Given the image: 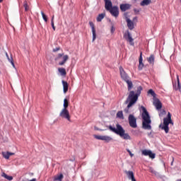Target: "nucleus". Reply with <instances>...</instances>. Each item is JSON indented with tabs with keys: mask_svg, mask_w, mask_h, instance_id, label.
I'll use <instances>...</instances> for the list:
<instances>
[{
	"mask_svg": "<svg viewBox=\"0 0 181 181\" xmlns=\"http://www.w3.org/2000/svg\"><path fill=\"white\" fill-rule=\"evenodd\" d=\"M2 156L3 158H4V159H9L10 156H9V153L7 152H2Z\"/></svg>",
	"mask_w": 181,
	"mask_h": 181,
	"instance_id": "nucleus-32",
	"label": "nucleus"
},
{
	"mask_svg": "<svg viewBox=\"0 0 181 181\" xmlns=\"http://www.w3.org/2000/svg\"><path fill=\"white\" fill-rule=\"evenodd\" d=\"M148 94L151 95V97H153V98H156V93H155V91H153V90H152V89L148 90Z\"/></svg>",
	"mask_w": 181,
	"mask_h": 181,
	"instance_id": "nucleus-30",
	"label": "nucleus"
},
{
	"mask_svg": "<svg viewBox=\"0 0 181 181\" xmlns=\"http://www.w3.org/2000/svg\"><path fill=\"white\" fill-rule=\"evenodd\" d=\"M127 151L128 152L129 155L131 156V158L134 157V153H132V152H131L130 149H127Z\"/></svg>",
	"mask_w": 181,
	"mask_h": 181,
	"instance_id": "nucleus-36",
	"label": "nucleus"
},
{
	"mask_svg": "<svg viewBox=\"0 0 181 181\" xmlns=\"http://www.w3.org/2000/svg\"><path fill=\"white\" fill-rule=\"evenodd\" d=\"M63 174H60L54 177V181H62L63 180Z\"/></svg>",
	"mask_w": 181,
	"mask_h": 181,
	"instance_id": "nucleus-27",
	"label": "nucleus"
},
{
	"mask_svg": "<svg viewBox=\"0 0 181 181\" xmlns=\"http://www.w3.org/2000/svg\"><path fill=\"white\" fill-rule=\"evenodd\" d=\"M62 86H63V90L64 93H66L67 91H69V83L67 82L62 81Z\"/></svg>",
	"mask_w": 181,
	"mask_h": 181,
	"instance_id": "nucleus-20",
	"label": "nucleus"
},
{
	"mask_svg": "<svg viewBox=\"0 0 181 181\" xmlns=\"http://www.w3.org/2000/svg\"><path fill=\"white\" fill-rule=\"evenodd\" d=\"M124 39L129 42V44L131 45V46H134V38H132V35H131V33H129V31H127L124 34Z\"/></svg>",
	"mask_w": 181,
	"mask_h": 181,
	"instance_id": "nucleus-10",
	"label": "nucleus"
},
{
	"mask_svg": "<svg viewBox=\"0 0 181 181\" xmlns=\"http://www.w3.org/2000/svg\"><path fill=\"white\" fill-rule=\"evenodd\" d=\"M153 105L156 107V110H160L162 108V103L159 99H154Z\"/></svg>",
	"mask_w": 181,
	"mask_h": 181,
	"instance_id": "nucleus-14",
	"label": "nucleus"
},
{
	"mask_svg": "<svg viewBox=\"0 0 181 181\" xmlns=\"http://www.w3.org/2000/svg\"><path fill=\"white\" fill-rule=\"evenodd\" d=\"M151 2H152L151 0H143L140 5L141 6H148V5L151 4Z\"/></svg>",
	"mask_w": 181,
	"mask_h": 181,
	"instance_id": "nucleus-22",
	"label": "nucleus"
},
{
	"mask_svg": "<svg viewBox=\"0 0 181 181\" xmlns=\"http://www.w3.org/2000/svg\"><path fill=\"white\" fill-rule=\"evenodd\" d=\"M8 62L11 63V66L15 69V63L13 62V58L12 57L7 58Z\"/></svg>",
	"mask_w": 181,
	"mask_h": 181,
	"instance_id": "nucleus-33",
	"label": "nucleus"
},
{
	"mask_svg": "<svg viewBox=\"0 0 181 181\" xmlns=\"http://www.w3.org/2000/svg\"><path fill=\"white\" fill-rule=\"evenodd\" d=\"M142 90V86H139L136 91V93L134 90L129 92V95L125 101V104L129 103L127 107L124 110L125 114H129V108L132 107V105H134V104H136V102L138 101V97L141 95Z\"/></svg>",
	"mask_w": 181,
	"mask_h": 181,
	"instance_id": "nucleus-1",
	"label": "nucleus"
},
{
	"mask_svg": "<svg viewBox=\"0 0 181 181\" xmlns=\"http://www.w3.org/2000/svg\"><path fill=\"white\" fill-rule=\"evenodd\" d=\"M128 119L129 126L132 128H136L138 127V125L136 124V119L135 118V116H134V115H129Z\"/></svg>",
	"mask_w": 181,
	"mask_h": 181,
	"instance_id": "nucleus-6",
	"label": "nucleus"
},
{
	"mask_svg": "<svg viewBox=\"0 0 181 181\" xmlns=\"http://www.w3.org/2000/svg\"><path fill=\"white\" fill-rule=\"evenodd\" d=\"M124 81L127 84V90H128V91H130V92L132 91V90H132V87H134V84L132 83V81L129 78V79H127V80H126Z\"/></svg>",
	"mask_w": 181,
	"mask_h": 181,
	"instance_id": "nucleus-17",
	"label": "nucleus"
},
{
	"mask_svg": "<svg viewBox=\"0 0 181 181\" xmlns=\"http://www.w3.org/2000/svg\"><path fill=\"white\" fill-rule=\"evenodd\" d=\"M23 6L25 8V11H29V6L28 5V1H24Z\"/></svg>",
	"mask_w": 181,
	"mask_h": 181,
	"instance_id": "nucleus-35",
	"label": "nucleus"
},
{
	"mask_svg": "<svg viewBox=\"0 0 181 181\" xmlns=\"http://www.w3.org/2000/svg\"><path fill=\"white\" fill-rule=\"evenodd\" d=\"M2 177H4V179H6L7 180H13V177L6 175L5 173H2L1 174Z\"/></svg>",
	"mask_w": 181,
	"mask_h": 181,
	"instance_id": "nucleus-24",
	"label": "nucleus"
},
{
	"mask_svg": "<svg viewBox=\"0 0 181 181\" xmlns=\"http://www.w3.org/2000/svg\"><path fill=\"white\" fill-rule=\"evenodd\" d=\"M99 131H104V129H99Z\"/></svg>",
	"mask_w": 181,
	"mask_h": 181,
	"instance_id": "nucleus-47",
	"label": "nucleus"
},
{
	"mask_svg": "<svg viewBox=\"0 0 181 181\" xmlns=\"http://www.w3.org/2000/svg\"><path fill=\"white\" fill-rule=\"evenodd\" d=\"M108 129L111 131V132H114L117 135H119L121 138L125 140H131V136L128 133H125V130L119 124H116V128L112 127V125L108 126Z\"/></svg>",
	"mask_w": 181,
	"mask_h": 181,
	"instance_id": "nucleus-3",
	"label": "nucleus"
},
{
	"mask_svg": "<svg viewBox=\"0 0 181 181\" xmlns=\"http://www.w3.org/2000/svg\"><path fill=\"white\" fill-rule=\"evenodd\" d=\"M95 131H99L100 130V129H98V127H95Z\"/></svg>",
	"mask_w": 181,
	"mask_h": 181,
	"instance_id": "nucleus-45",
	"label": "nucleus"
},
{
	"mask_svg": "<svg viewBox=\"0 0 181 181\" xmlns=\"http://www.w3.org/2000/svg\"><path fill=\"white\" fill-rule=\"evenodd\" d=\"M148 136H149V138H152L153 136L152 135V132L148 133Z\"/></svg>",
	"mask_w": 181,
	"mask_h": 181,
	"instance_id": "nucleus-41",
	"label": "nucleus"
},
{
	"mask_svg": "<svg viewBox=\"0 0 181 181\" xmlns=\"http://www.w3.org/2000/svg\"><path fill=\"white\" fill-rule=\"evenodd\" d=\"M119 71L121 78H122V80H124V81H126L127 80L129 79V76H128V74H127V72H125L122 66L119 67Z\"/></svg>",
	"mask_w": 181,
	"mask_h": 181,
	"instance_id": "nucleus-12",
	"label": "nucleus"
},
{
	"mask_svg": "<svg viewBox=\"0 0 181 181\" xmlns=\"http://www.w3.org/2000/svg\"><path fill=\"white\" fill-rule=\"evenodd\" d=\"M94 138L95 139H98L99 141H105V142H111L112 141V137L110 136H98V135H95Z\"/></svg>",
	"mask_w": 181,
	"mask_h": 181,
	"instance_id": "nucleus-9",
	"label": "nucleus"
},
{
	"mask_svg": "<svg viewBox=\"0 0 181 181\" xmlns=\"http://www.w3.org/2000/svg\"><path fill=\"white\" fill-rule=\"evenodd\" d=\"M126 22L127 23V27L130 30H132L134 28V22L131 21L128 17H126Z\"/></svg>",
	"mask_w": 181,
	"mask_h": 181,
	"instance_id": "nucleus-15",
	"label": "nucleus"
},
{
	"mask_svg": "<svg viewBox=\"0 0 181 181\" xmlns=\"http://www.w3.org/2000/svg\"><path fill=\"white\" fill-rule=\"evenodd\" d=\"M126 175H127L128 179L134 181L135 180V176L134 175V172L132 171H125Z\"/></svg>",
	"mask_w": 181,
	"mask_h": 181,
	"instance_id": "nucleus-18",
	"label": "nucleus"
},
{
	"mask_svg": "<svg viewBox=\"0 0 181 181\" xmlns=\"http://www.w3.org/2000/svg\"><path fill=\"white\" fill-rule=\"evenodd\" d=\"M169 124H172V125H173V122L172 121V115H170V112H168L167 117L163 119V125L169 126Z\"/></svg>",
	"mask_w": 181,
	"mask_h": 181,
	"instance_id": "nucleus-11",
	"label": "nucleus"
},
{
	"mask_svg": "<svg viewBox=\"0 0 181 181\" xmlns=\"http://www.w3.org/2000/svg\"><path fill=\"white\" fill-rule=\"evenodd\" d=\"M103 18H105V13H100L98 16L96 21L97 22H101L103 21Z\"/></svg>",
	"mask_w": 181,
	"mask_h": 181,
	"instance_id": "nucleus-26",
	"label": "nucleus"
},
{
	"mask_svg": "<svg viewBox=\"0 0 181 181\" xmlns=\"http://www.w3.org/2000/svg\"><path fill=\"white\" fill-rule=\"evenodd\" d=\"M51 22H54V16L52 17Z\"/></svg>",
	"mask_w": 181,
	"mask_h": 181,
	"instance_id": "nucleus-43",
	"label": "nucleus"
},
{
	"mask_svg": "<svg viewBox=\"0 0 181 181\" xmlns=\"http://www.w3.org/2000/svg\"><path fill=\"white\" fill-rule=\"evenodd\" d=\"M159 127L160 128H161V129L165 131V134H168L169 132V126L165 124H160Z\"/></svg>",
	"mask_w": 181,
	"mask_h": 181,
	"instance_id": "nucleus-23",
	"label": "nucleus"
},
{
	"mask_svg": "<svg viewBox=\"0 0 181 181\" xmlns=\"http://www.w3.org/2000/svg\"><path fill=\"white\" fill-rule=\"evenodd\" d=\"M140 111H142L141 118L143 119L142 122V128L143 129H152V120H151V116L149 115V112L146 110V108L144 106H141Z\"/></svg>",
	"mask_w": 181,
	"mask_h": 181,
	"instance_id": "nucleus-2",
	"label": "nucleus"
},
{
	"mask_svg": "<svg viewBox=\"0 0 181 181\" xmlns=\"http://www.w3.org/2000/svg\"><path fill=\"white\" fill-rule=\"evenodd\" d=\"M41 15L45 22H47V16H46V14H45L43 11H41Z\"/></svg>",
	"mask_w": 181,
	"mask_h": 181,
	"instance_id": "nucleus-34",
	"label": "nucleus"
},
{
	"mask_svg": "<svg viewBox=\"0 0 181 181\" xmlns=\"http://www.w3.org/2000/svg\"><path fill=\"white\" fill-rule=\"evenodd\" d=\"M136 19H138L136 17H134V18H133V21H136Z\"/></svg>",
	"mask_w": 181,
	"mask_h": 181,
	"instance_id": "nucleus-46",
	"label": "nucleus"
},
{
	"mask_svg": "<svg viewBox=\"0 0 181 181\" xmlns=\"http://www.w3.org/2000/svg\"><path fill=\"white\" fill-rule=\"evenodd\" d=\"M133 181H136V180H133Z\"/></svg>",
	"mask_w": 181,
	"mask_h": 181,
	"instance_id": "nucleus-52",
	"label": "nucleus"
},
{
	"mask_svg": "<svg viewBox=\"0 0 181 181\" xmlns=\"http://www.w3.org/2000/svg\"><path fill=\"white\" fill-rule=\"evenodd\" d=\"M141 154L144 156H148L150 159H155L156 154L155 153H153L151 150H146L144 149L141 151Z\"/></svg>",
	"mask_w": 181,
	"mask_h": 181,
	"instance_id": "nucleus-8",
	"label": "nucleus"
},
{
	"mask_svg": "<svg viewBox=\"0 0 181 181\" xmlns=\"http://www.w3.org/2000/svg\"><path fill=\"white\" fill-rule=\"evenodd\" d=\"M134 12H136V9H134Z\"/></svg>",
	"mask_w": 181,
	"mask_h": 181,
	"instance_id": "nucleus-49",
	"label": "nucleus"
},
{
	"mask_svg": "<svg viewBox=\"0 0 181 181\" xmlns=\"http://www.w3.org/2000/svg\"><path fill=\"white\" fill-rule=\"evenodd\" d=\"M59 117L61 118H64L65 119H67V121H70V113L69 112V110L66 108H63L59 113Z\"/></svg>",
	"mask_w": 181,
	"mask_h": 181,
	"instance_id": "nucleus-7",
	"label": "nucleus"
},
{
	"mask_svg": "<svg viewBox=\"0 0 181 181\" xmlns=\"http://www.w3.org/2000/svg\"><path fill=\"white\" fill-rule=\"evenodd\" d=\"M58 71H59V73H60L61 76H64L66 74V69H64V68H59Z\"/></svg>",
	"mask_w": 181,
	"mask_h": 181,
	"instance_id": "nucleus-28",
	"label": "nucleus"
},
{
	"mask_svg": "<svg viewBox=\"0 0 181 181\" xmlns=\"http://www.w3.org/2000/svg\"><path fill=\"white\" fill-rule=\"evenodd\" d=\"M89 25L92 29V35H93V40L92 42H94L95 39H97V34L95 33V28L94 27V23L91 21L89 22Z\"/></svg>",
	"mask_w": 181,
	"mask_h": 181,
	"instance_id": "nucleus-13",
	"label": "nucleus"
},
{
	"mask_svg": "<svg viewBox=\"0 0 181 181\" xmlns=\"http://www.w3.org/2000/svg\"><path fill=\"white\" fill-rule=\"evenodd\" d=\"M117 118H119V119H124V113L122 111H119L117 113Z\"/></svg>",
	"mask_w": 181,
	"mask_h": 181,
	"instance_id": "nucleus-29",
	"label": "nucleus"
},
{
	"mask_svg": "<svg viewBox=\"0 0 181 181\" xmlns=\"http://www.w3.org/2000/svg\"><path fill=\"white\" fill-rule=\"evenodd\" d=\"M62 58V60L59 62V66H64L66 64V62L69 60V55H64V54H59L57 57L55 58V60H60Z\"/></svg>",
	"mask_w": 181,
	"mask_h": 181,
	"instance_id": "nucleus-5",
	"label": "nucleus"
},
{
	"mask_svg": "<svg viewBox=\"0 0 181 181\" xmlns=\"http://www.w3.org/2000/svg\"><path fill=\"white\" fill-rule=\"evenodd\" d=\"M2 1H3V0H0V4H1V2H2Z\"/></svg>",
	"mask_w": 181,
	"mask_h": 181,
	"instance_id": "nucleus-48",
	"label": "nucleus"
},
{
	"mask_svg": "<svg viewBox=\"0 0 181 181\" xmlns=\"http://www.w3.org/2000/svg\"><path fill=\"white\" fill-rule=\"evenodd\" d=\"M177 84H175L173 83V87L175 90H179L180 91V81H179V76H177Z\"/></svg>",
	"mask_w": 181,
	"mask_h": 181,
	"instance_id": "nucleus-21",
	"label": "nucleus"
},
{
	"mask_svg": "<svg viewBox=\"0 0 181 181\" xmlns=\"http://www.w3.org/2000/svg\"><path fill=\"white\" fill-rule=\"evenodd\" d=\"M131 8V5L128 4H123L120 5V9L122 12H125Z\"/></svg>",
	"mask_w": 181,
	"mask_h": 181,
	"instance_id": "nucleus-16",
	"label": "nucleus"
},
{
	"mask_svg": "<svg viewBox=\"0 0 181 181\" xmlns=\"http://www.w3.org/2000/svg\"><path fill=\"white\" fill-rule=\"evenodd\" d=\"M178 181H181V180H178Z\"/></svg>",
	"mask_w": 181,
	"mask_h": 181,
	"instance_id": "nucleus-53",
	"label": "nucleus"
},
{
	"mask_svg": "<svg viewBox=\"0 0 181 181\" xmlns=\"http://www.w3.org/2000/svg\"><path fill=\"white\" fill-rule=\"evenodd\" d=\"M150 172L151 173H156V171H155L154 170H153V168H150Z\"/></svg>",
	"mask_w": 181,
	"mask_h": 181,
	"instance_id": "nucleus-40",
	"label": "nucleus"
},
{
	"mask_svg": "<svg viewBox=\"0 0 181 181\" xmlns=\"http://www.w3.org/2000/svg\"><path fill=\"white\" fill-rule=\"evenodd\" d=\"M6 56L7 59H9V55L8 54V52H6Z\"/></svg>",
	"mask_w": 181,
	"mask_h": 181,
	"instance_id": "nucleus-44",
	"label": "nucleus"
},
{
	"mask_svg": "<svg viewBox=\"0 0 181 181\" xmlns=\"http://www.w3.org/2000/svg\"><path fill=\"white\" fill-rule=\"evenodd\" d=\"M105 8L110 12L112 16L118 18L119 16V8L117 6H112V1L111 0H104Z\"/></svg>",
	"mask_w": 181,
	"mask_h": 181,
	"instance_id": "nucleus-4",
	"label": "nucleus"
},
{
	"mask_svg": "<svg viewBox=\"0 0 181 181\" xmlns=\"http://www.w3.org/2000/svg\"><path fill=\"white\" fill-rule=\"evenodd\" d=\"M171 165H173V162L171 163Z\"/></svg>",
	"mask_w": 181,
	"mask_h": 181,
	"instance_id": "nucleus-50",
	"label": "nucleus"
},
{
	"mask_svg": "<svg viewBox=\"0 0 181 181\" xmlns=\"http://www.w3.org/2000/svg\"><path fill=\"white\" fill-rule=\"evenodd\" d=\"M110 32L111 33H114V32H115V28H114V25L112 23Z\"/></svg>",
	"mask_w": 181,
	"mask_h": 181,
	"instance_id": "nucleus-38",
	"label": "nucleus"
},
{
	"mask_svg": "<svg viewBox=\"0 0 181 181\" xmlns=\"http://www.w3.org/2000/svg\"><path fill=\"white\" fill-rule=\"evenodd\" d=\"M7 152L8 153V156H10V157L15 155V153H11L9 151H7Z\"/></svg>",
	"mask_w": 181,
	"mask_h": 181,
	"instance_id": "nucleus-42",
	"label": "nucleus"
},
{
	"mask_svg": "<svg viewBox=\"0 0 181 181\" xmlns=\"http://www.w3.org/2000/svg\"><path fill=\"white\" fill-rule=\"evenodd\" d=\"M143 62V59H142V52L140 53V57H139V70H142V69H144V62Z\"/></svg>",
	"mask_w": 181,
	"mask_h": 181,
	"instance_id": "nucleus-19",
	"label": "nucleus"
},
{
	"mask_svg": "<svg viewBox=\"0 0 181 181\" xmlns=\"http://www.w3.org/2000/svg\"><path fill=\"white\" fill-rule=\"evenodd\" d=\"M51 26L53 30H56V27L54 26V21H51Z\"/></svg>",
	"mask_w": 181,
	"mask_h": 181,
	"instance_id": "nucleus-37",
	"label": "nucleus"
},
{
	"mask_svg": "<svg viewBox=\"0 0 181 181\" xmlns=\"http://www.w3.org/2000/svg\"><path fill=\"white\" fill-rule=\"evenodd\" d=\"M148 63L150 64H153L155 63V56L153 54H151L148 59H147Z\"/></svg>",
	"mask_w": 181,
	"mask_h": 181,
	"instance_id": "nucleus-25",
	"label": "nucleus"
},
{
	"mask_svg": "<svg viewBox=\"0 0 181 181\" xmlns=\"http://www.w3.org/2000/svg\"><path fill=\"white\" fill-rule=\"evenodd\" d=\"M59 50H60V47H57L55 49H53L54 52H59Z\"/></svg>",
	"mask_w": 181,
	"mask_h": 181,
	"instance_id": "nucleus-39",
	"label": "nucleus"
},
{
	"mask_svg": "<svg viewBox=\"0 0 181 181\" xmlns=\"http://www.w3.org/2000/svg\"><path fill=\"white\" fill-rule=\"evenodd\" d=\"M109 22H111V20H110Z\"/></svg>",
	"mask_w": 181,
	"mask_h": 181,
	"instance_id": "nucleus-51",
	"label": "nucleus"
},
{
	"mask_svg": "<svg viewBox=\"0 0 181 181\" xmlns=\"http://www.w3.org/2000/svg\"><path fill=\"white\" fill-rule=\"evenodd\" d=\"M69 107V100H67V98H65L64 100V108H65V110H67Z\"/></svg>",
	"mask_w": 181,
	"mask_h": 181,
	"instance_id": "nucleus-31",
	"label": "nucleus"
}]
</instances>
